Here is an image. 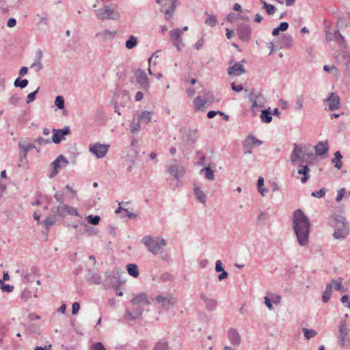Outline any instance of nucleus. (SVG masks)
Wrapping results in <instances>:
<instances>
[{"instance_id":"obj_1","label":"nucleus","mask_w":350,"mask_h":350,"mask_svg":"<svg viewBox=\"0 0 350 350\" xmlns=\"http://www.w3.org/2000/svg\"><path fill=\"white\" fill-rule=\"evenodd\" d=\"M293 223L299 244L306 245L308 242L310 227L308 218L301 209H297L293 214Z\"/></svg>"},{"instance_id":"obj_2","label":"nucleus","mask_w":350,"mask_h":350,"mask_svg":"<svg viewBox=\"0 0 350 350\" xmlns=\"http://www.w3.org/2000/svg\"><path fill=\"white\" fill-rule=\"evenodd\" d=\"M329 225L334 228L333 237L336 239H345L349 233V228L345 217L335 215L329 219Z\"/></svg>"},{"instance_id":"obj_3","label":"nucleus","mask_w":350,"mask_h":350,"mask_svg":"<svg viewBox=\"0 0 350 350\" xmlns=\"http://www.w3.org/2000/svg\"><path fill=\"white\" fill-rule=\"evenodd\" d=\"M142 241L147 247L148 251L154 255L159 253L161 247L166 245L165 239L151 236H145Z\"/></svg>"},{"instance_id":"obj_4","label":"nucleus","mask_w":350,"mask_h":350,"mask_svg":"<svg viewBox=\"0 0 350 350\" xmlns=\"http://www.w3.org/2000/svg\"><path fill=\"white\" fill-rule=\"evenodd\" d=\"M96 14L100 20H118L120 16V13L115 8L108 5H105L103 8L96 10Z\"/></svg>"},{"instance_id":"obj_5","label":"nucleus","mask_w":350,"mask_h":350,"mask_svg":"<svg viewBox=\"0 0 350 350\" xmlns=\"http://www.w3.org/2000/svg\"><path fill=\"white\" fill-rule=\"evenodd\" d=\"M167 172L170 174L178 182L185 176V168L182 165L178 164L176 159H173L167 165Z\"/></svg>"},{"instance_id":"obj_6","label":"nucleus","mask_w":350,"mask_h":350,"mask_svg":"<svg viewBox=\"0 0 350 350\" xmlns=\"http://www.w3.org/2000/svg\"><path fill=\"white\" fill-rule=\"evenodd\" d=\"M120 271L119 270H113L110 272L105 273V279L103 282V284L105 288H117L120 285Z\"/></svg>"},{"instance_id":"obj_7","label":"nucleus","mask_w":350,"mask_h":350,"mask_svg":"<svg viewBox=\"0 0 350 350\" xmlns=\"http://www.w3.org/2000/svg\"><path fill=\"white\" fill-rule=\"evenodd\" d=\"M338 331V344L342 347H349L350 338L349 337V333L350 329H348L345 320L340 321Z\"/></svg>"},{"instance_id":"obj_8","label":"nucleus","mask_w":350,"mask_h":350,"mask_svg":"<svg viewBox=\"0 0 350 350\" xmlns=\"http://www.w3.org/2000/svg\"><path fill=\"white\" fill-rule=\"evenodd\" d=\"M154 300L161 305L163 310H170V308L175 305L177 299L171 295L164 296L163 295H157Z\"/></svg>"},{"instance_id":"obj_9","label":"nucleus","mask_w":350,"mask_h":350,"mask_svg":"<svg viewBox=\"0 0 350 350\" xmlns=\"http://www.w3.org/2000/svg\"><path fill=\"white\" fill-rule=\"evenodd\" d=\"M68 163V161L66 159V158L62 155H59L55 160H54L52 163L51 166L53 167V170L49 176L51 178L55 177L57 173L59 170L65 167L66 165Z\"/></svg>"},{"instance_id":"obj_10","label":"nucleus","mask_w":350,"mask_h":350,"mask_svg":"<svg viewBox=\"0 0 350 350\" xmlns=\"http://www.w3.org/2000/svg\"><path fill=\"white\" fill-rule=\"evenodd\" d=\"M325 38L327 41L334 40L338 43L340 48H346L347 44L345 38L340 33L338 30H336L334 33H332L329 31V29H327L325 30Z\"/></svg>"},{"instance_id":"obj_11","label":"nucleus","mask_w":350,"mask_h":350,"mask_svg":"<svg viewBox=\"0 0 350 350\" xmlns=\"http://www.w3.org/2000/svg\"><path fill=\"white\" fill-rule=\"evenodd\" d=\"M109 146L96 143L90 146V152H91L97 158L104 157L108 152Z\"/></svg>"},{"instance_id":"obj_12","label":"nucleus","mask_w":350,"mask_h":350,"mask_svg":"<svg viewBox=\"0 0 350 350\" xmlns=\"http://www.w3.org/2000/svg\"><path fill=\"white\" fill-rule=\"evenodd\" d=\"M200 297L201 300L203 301L205 309L208 312H212L216 310L218 305L217 299L208 296L204 293H201Z\"/></svg>"},{"instance_id":"obj_13","label":"nucleus","mask_w":350,"mask_h":350,"mask_svg":"<svg viewBox=\"0 0 350 350\" xmlns=\"http://www.w3.org/2000/svg\"><path fill=\"white\" fill-rule=\"evenodd\" d=\"M237 34L243 42H248L251 38L252 30L250 27L245 23H241L238 26Z\"/></svg>"},{"instance_id":"obj_14","label":"nucleus","mask_w":350,"mask_h":350,"mask_svg":"<svg viewBox=\"0 0 350 350\" xmlns=\"http://www.w3.org/2000/svg\"><path fill=\"white\" fill-rule=\"evenodd\" d=\"M52 132V141L53 143L58 144L65 139V135L70 134V129L69 126H66L63 129H53Z\"/></svg>"},{"instance_id":"obj_15","label":"nucleus","mask_w":350,"mask_h":350,"mask_svg":"<svg viewBox=\"0 0 350 350\" xmlns=\"http://www.w3.org/2000/svg\"><path fill=\"white\" fill-rule=\"evenodd\" d=\"M171 40L177 49L180 50L184 44L182 40V31L180 29H174L170 31Z\"/></svg>"},{"instance_id":"obj_16","label":"nucleus","mask_w":350,"mask_h":350,"mask_svg":"<svg viewBox=\"0 0 350 350\" xmlns=\"http://www.w3.org/2000/svg\"><path fill=\"white\" fill-rule=\"evenodd\" d=\"M135 76L137 79V83L139 85V88L143 90H146L149 87L148 78L146 72L138 69L135 72Z\"/></svg>"},{"instance_id":"obj_17","label":"nucleus","mask_w":350,"mask_h":350,"mask_svg":"<svg viewBox=\"0 0 350 350\" xmlns=\"http://www.w3.org/2000/svg\"><path fill=\"white\" fill-rule=\"evenodd\" d=\"M55 213L61 217H64L66 214L70 215H78V211L76 208L70 206L66 204H59L57 208Z\"/></svg>"},{"instance_id":"obj_18","label":"nucleus","mask_w":350,"mask_h":350,"mask_svg":"<svg viewBox=\"0 0 350 350\" xmlns=\"http://www.w3.org/2000/svg\"><path fill=\"white\" fill-rule=\"evenodd\" d=\"M324 102L328 103L329 109L331 111L338 109L340 106V98L335 93H331Z\"/></svg>"},{"instance_id":"obj_19","label":"nucleus","mask_w":350,"mask_h":350,"mask_svg":"<svg viewBox=\"0 0 350 350\" xmlns=\"http://www.w3.org/2000/svg\"><path fill=\"white\" fill-rule=\"evenodd\" d=\"M246 70L241 62H236L232 66L228 68V74L230 76H240L245 73Z\"/></svg>"},{"instance_id":"obj_20","label":"nucleus","mask_w":350,"mask_h":350,"mask_svg":"<svg viewBox=\"0 0 350 350\" xmlns=\"http://www.w3.org/2000/svg\"><path fill=\"white\" fill-rule=\"evenodd\" d=\"M228 338L230 341L231 344L238 347L241 342V336L239 332L234 328H230L228 332Z\"/></svg>"},{"instance_id":"obj_21","label":"nucleus","mask_w":350,"mask_h":350,"mask_svg":"<svg viewBox=\"0 0 350 350\" xmlns=\"http://www.w3.org/2000/svg\"><path fill=\"white\" fill-rule=\"evenodd\" d=\"M133 306L136 308L141 307L140 303H144L146 306L150 305V301L148 299L147 295L144 293H139L135 296L131 301Z\"/></svg>"},{"instance_id":"obj_22","label":"nucleus","mask_w":350,"mask_h":350,"mask_svg":"<svg viewBox=\"0 0 350 350\" xmlns=\"http://www.w3.org/2000/svg\"><path fill=\"white\" fill-rule=\"evenodd\" d=\"M294 149L291 155V161L292 163H295L297 161L301 160V163L302 161H304L305 154L303 153L301 148L299 147L295 144H293Z\"/></svg>"},{"instance_id":"obj_23","label":"nucleus","mask_w":350,"mask_h":350,"mask_svg":"<svg viewBox=\"0 0 350 350\" xmlns=\"http://www.w3.org/2000/svg\"><path fill=\"white\" fill-rule=\"evenodd\" d=\"M197 132L198 129H196L184 130V135L183 136V139L189 145H193L196 142Z\"/></svg>"},{"instance_id":"obj_24","label":"nucleus","mask_w":350,"mask_h":350,"mask_svg":"<svg viewBox=\"0 0 350 350\" xmlns=\"http://www.w3.org/2000/svg\"><path fill=\"white\" fill-rule=\"evenodd\" d=\"M86 280L88 282L95 284H100L103 283L101 275L97 271L92 269H88Z\"/></svg>"},{"instance_id":"obj_25","label":"nucleus","mask_w":350,"mask_h":350,"mask_svg":"<svg viewBox=\"0 0 350 350\" xmlns=\"http://www.w3.org/2000/svg\"><path fill=\"white\" fill-rule=\"evenodd\" d=\"M329 150L327 142H319L315 146V154L317 156H325Z\"/></svg>"},{"instance_id":"obj_26","label":"nucleus","mask_w":350,"mask_h":350,"mask_svg":"<svg viewBox=\"0 0 350 350\" xmlns=\"http://www.w3.org/2000/svg\"><path fill=\"white\" fill-rule=\"evenodd\" d=\"M144 311V308L138 307L134 309L133 312H131L129 310H126L125 318L128 320H134L142 316Z\"/></svg>"},{"instance_id":"obj_27","label":"nucleus","mask_w":350,"mask_h":350,"mask_svg":"<svg viewBox=\"0 0 350 350\" xmlns=\"http://www.w3.org/2000/svg\"><path fill=\"white\" fill-rule=\"evenodd\" d=\"M305 161H302V162L299 165V168L298 169L297 173L299 174L303 175L304 176L301 178V182L302 183H305L308 179V173L310 172V169L307 166V165H304Z\"/></svg>"},{"instance_id":"obj_28","label":"nucleus","mask_w":350,"mask_h":350,"mask_svg":"<svg viewBox=\"0 0 350 350\" xmlns=\"http://www.w3.org/2000/svg\"><path fill=\"white\" fill-rule=\"evenodd\" d=\"M250 100L252 102V111L253 115L256 116L257 114L258 110H256L255 108H261L264 107V98L260 96H256L255 98H251Z\"/></svg>"},{"instance_id":"obj_29","label":"nucleus","mask_w":350,"mask_h":350,"mask_svg":"<svg viewBox=\"0 0 350 350\" xmlns=\"http://www.w3.org/2000/svg\"><path fill=\"white\" fill-rule=\"evenodd\" d=\"M207 103H212V100H209L208 99V100H205V99L202 100L200 98V96L196 97L195 99L193 100L194 109L196 111H200L205 106V105Z\"/></svg>"},{"instance_id":"obj_30","label":"nucleus","mask_w":350,"mask_h":350,"mask_svg":"<svg viewBox=\"0 0 350 350\" xmlns=\"http://www.w3.org/2000/svg\"><path fill=\"white\" fill-rule=\"evenodd\" d=\"M194 193L200 202L202 203L203 204H206V196L204 192L200 189V187H196L194 188Z\"/></svg>"},{"instance_id":"obj_31","label":"nucleus","mask_w":350,"mask_h":350,"mask_svg":"<svg viewBox=\"0 0 350 350\" xmlns=\"http://www.w3.org/2000/svg\"><path fill=\"white\" fill-rule=\"evenodd\" d=\"M19 148L26 153H28V152L33 149L36 148V146L30 142H27L26 140H21L18 143Z\"/></svg>"},{"instance_id":"obj_32","label":"nucleus","mask_w":350,"mask_h":350,"mask_svg":"<svg viewBox=\"0 0 350 350\" xmlns=\"http://www.w3.org/2000/svg\"><path fill=\"white\" fill-rule=\"evenodd\" d=\"M342 156L340 151H336L334 153V158L332 160V163L334 165V167L338 170L342 166Z\"/></svg>"},{"instance_id":"obj_33","label":"nucleus","mask_w":350,"mask_h":350,"mask_svg":"<svg viewBox=\"0 0 350 350\" xmlns=\"http://www.w3.org/2000/svg\"><path fill=\"white\" fill-rule=\"evenodd\" d=\"M205 14L206 16V18L205 19L204 23L211 27H215L217 23V17L213 14H208L206 12H205Z\"/></svg>"},{"instance_id":"obj_34","label":"nucleus","mask_w":350,"mask_h":350,"mask_svg":"<svg viewBox=\"0 0 350 350\" xmlns=\"http://www.w3.org/2000/svg\"><path fill=\"white\" fill-rule=\"evenodd\" d=\"M200 173L204 174L205 178L208 180H213L215 179L214 172L209 166L202 168L200 170Z\"/></svg>"},{"instance_id":"obj_35","label":"nucleus","mask_w":350,"mask_h":350,"mask_svg":"<svg viewBox=\"0 0 350 350\" xmlns=\"http://www.w3.org/2000/svg\"><path fill=\"white\" fill-rule=\"evenodd\" d=\"M152 112L144 111L139 116V121L144 122L146 124L149 123L152 120Z\"/></svg>"},{"instance_id":"obj_36","label":"nucleus","mask_w":350,"mask_h":350,"mask_svg":"<svg viewBox=\"0 0 350 350\" xmlns=\"http://www.w3.org/2000/svg\"><path fill=\"white\" fill-rule=\"evenodd\" d=\"M332 285L331 284H327L326 285L325 290L323 291L322 295V300L324 303H327L332 295Z\"/></svg>"},{"instance_id":"obj_37","label":"nucleus","mask_w":350,"mask_h":350,"mask_svg":"<svg viewBox=\"0 0 350 350\" xmlns=\"http://www.w3.org/2000/svg\"><path fill=\"white\" fill-rule=\"evenodd\" d=\"M129 274L134 278L139 275L138 267L135 264H129L126 266Z\"/></svg>"},{"instance_id":"obj_38","label":"nucleus","mask_w":350,"mask_h":350,"mask_svg":"<svg viewBox=\"0 0 350 350\" xmlns=\"http://www.w3.org/2000/svg\"><path fill=\"white\" fill-rule=\"evenodd\" d=\"M115 36V33L110 31L107 29H105L103 31L98 32L96 34V36H100L103 40H107L112 39Z\"/></svg>"},{"instance_id":"obj_39","label":"nucleus","mask_w":350,"mask_h":350,"mask_svg":"<svg viewBox=\"0 0 350 350\" xmlns=\"http://www.w3.org/2000/svg\"><path fill=\"white\" fill-rule=\"evenodd\" d=\"M137 44V39L135 36L131 35L129 39L126 41L125 46L128 49H131L136 46Z\"/></svg>"},{"instance_id":"obj_40","label":"nucleus","mask_w":350,"mask_h":350,"mask_svg":"<svg viewBox=\"0 0 350 350\" xmlns=\"http://www.w3.org/2000/svg\"><path fill=\"white\" fill-rule=\"evenodd\" d=\"M261 121L265 123H269L272 120V116L269 109H264L260 115Z\"/></svg>"},{"instance_id":"obj_41","label":"nucleus","mask_w":350,"mask_h":350,"mask_svg":"<svg viewBox=\"0 0 350 350\" xmlns=\"http://www.w3.org/2000/svg\"><path fill=\"white\" fill-rule=\"evenodd\" d=\"M260 2L263 5V8L265 9V10L268 14L272 15L275 12L276 8L274 5L267 3L264 0H260Z\"/></svg>"},{"instance_id":"obj_42","label":"nucleus","mask_w":350,"mask_h":350,"mask_svg":"<svg viewBox=\"0 0 350 350\" xmlns=\"http://www.w3.org/2000/svg\"><path fill=\"white\" fill-rule=\"evenodd\" d=\"M254 146L252 142L247 138L244 141L243 144V150L244 154H250L252 152Z\"/></svg>"},{"instance_id":"obj_43","label":"nucleus","mask_w":350,"mask_h":350,"mask_svg":"<svg viewBox=\"0 0 350 350\" xmlns=\"http://www.w3.org/2000/svg\"><path fill=\"white\" fill-rule=\"evenodd\" d=\"M330 284L332 285V288H334L336 291H338L341 293L345 292V288L342 285L341 281L338 282L334 279H332Z\"/></svg>"},{"instance_id":"obj_44","label":"nucleus","mask_w":350,"mask_h":350,"mask_svg":"<svg viewBox=\"0 0 350 350\" xmlns=\"http://www.w3.org/2000/svg\"><path fill=\"white\" fill-rule=\"evenodd\" d=\"M167 349H168V343L164 340H161L155 344L153 350H167Z\"/></svg>"},{"instance_id":"obj_45","label":"nucleus","mask_w":350,"mask_h":350,"mask_svg":"<svg viewBox=\"0 0 350 350\" xmlns=\"http://www.w3.org/2000/svg\"><path fill=\"white\" fill-rule=\"evenodd\" d=\"M292 42V38L290 35L286 34L282 36L281 38V47H289L291 46Z\"/></svg>"},{"instance_id":"obj_46","label":"nucleus","mask_w":350,"mask_h":350,"mask_svg":"<svg viewBox=\"0 0 350 350\" xmlns=\"http://www.w3.org/2000/svg\"><path fill=\"white\" fill-rule=\"evenodd\" d=\"M29 83V81L26 79H21L20 78H17L14 83V85L16 88H20L21 89L25 88Z\"/></svg>"},{"instance_id":"obj_47","label":"nucleus","mask_w":350,"mask_h":350,"mask_svg":"<svg viewBox=\"0 0 350 350\" xmlns=\"http://www.w3.org/2000/svg\"><path fill=\"white\" fill-rule=\"evenodd\" d=\"M264 185V179L262 177H259L257 181V187L258 190L260 193V194L264 196L265 193L267 191V189L263 187Z\"/></svg>"},{"instance_id":"obj_48","label":"nucleus","mask_w":350,"mask_h":350,"mask_svg":"<svg viewBox=\"0 0 350 350\" xmlns=\"http://www.w3.org/2000/svg\"><path fill=\"white\" fill-rule=\"evenodd\" d=\"M304 337L307 340H310L311 338L314 337L317 332L314 331V329H308V328H303L302 329Z\"/></svg>"},{"instance_id":"obj_49","label":"nucleus","mask_w":350,"mask_h":350,"mask_svg":"<svg viewBox=\"0 0 350 350\" xmlns=\"http://www.w3.org/2000/svg\"><path fill=\"white\" fill-rule=\"evenodd\" d=\"M88 222L92 225H98L100 221V217L98 215H88L86 217Z\"/></svg>"},{"instance_id":"obj_50","label":"nucleus","mask_w":350,"mask_h":350,"mask_svg":"<svg viewBox=\"0 0 350 350\" xmlns=\"http://www.w3.org/2000/svg\"><path fill=\"white\" fill-rule=\"evenodd\" d=\"M57 217L55 215H53L51 217H46L44 221L43 224L46 228H49L50 226L53 225L56 221Z\"/></svg>"},{"instance_id":"obj_51","label":"nucleus","mask_w":350,"mask_h":350,"mask_svg":"<svg viewBox=\"0 0 350 350\" xmlns=\"http://www.w3.org/2000/svg\"><path fill=\"white\" fill-rule=\"evenodd\" d=\"M55 105L59 109H64L65 101L64 97L62 96H57L55 98Z\"/></svg>"},{"instance_id":"obj_52","label":"nucleus","mask_w":350,"mask_h":350,"mask_svg":"<svg viewBox=\"0 0 350 350\" xmlns=\"http://www.w3.org/2000/svg\"><path fill=\"white\" fill-rule=\"evenodd\" d=\"M54 198L56 200L57 202L60 204H64L65 201V195L62 191H57L54 194Z\"/></svg>"},{"instance_id":"obj_53","label":"nucleus","mask_w":350,"mask_h":350,"mask_svg":"<svg viewBox=\"0 0 350 350\" xmlns=\"http://www.w3.org/2000/svg\"><path fill=\"white\" fill-rule=\"evenodd\" d=\"M138 122L132 121L130 124V131L131 133H136L140 130V125Z\"/></svg>"},{"instance_id":"obj_54","label":"nucleus","mask_w":350,"mask_h":350,"mask_svg":"<svg viewBox=\"0 0 350 350\" xmlns=\"http://www.w3.org/2000/svg\"><path fill=\"white\" fill-rule=\"evenodd\" d=\"M0 285H1V289L3 292L10 293L14 290L13 286H11L10 284H5V283H3L2 280H0Z\"/></svg>"},{"instance_id":"obj_55","label":"nucleus","mask_w":350,"mask_h":350,"mask_svg":"<svg viewBox=\"0 0 350 350\" xmlns=\"http://www.w3.org/2000/svg\"><path fill=\"white\" fill-rule=\"evenodd\" d=\"M326 191H327V189L322 188L319 191H313L311 195L313 197L321 198H323L325 195Z\"/></svg>"},{"instance_id":"obj_56","label":"nucleus","mask_w":350,"mask_h":350,"mask_svg":"<svg viewBox=\"0 0 350 350\" xmlns=\"http://www.w3.org/2000/svg\"><path fill=\"white\" fill-rule=\"evenodd\" d=\"M21 98L17 94H13L9 98V103L12 105H17Z\"/></svg>"},{"instance_id":"obj_57","label":"nucleus","mask_w":350,"mask_h":350,"mask_svg":"<svg viewBox=\"0 0 350 350\" xmlns=\"http://www.w3.org/2000/svg\"><path fill=\"white\" fill-rule=\"evenodd\" d=\"M83 232H85V234H88L90 235H96L98 232L96 228L88 226L87 224H85V230H83Z\"/></svg>"},{"instance_id":"obj_58","label":"nucleus","mask_w":350,"mask_h":350,"mask_svg":"<svg viewBox=\"0 0 350 350\" xmlns=\"http://www.w3.org/2000/svg\"><path fill=\"white\" fill-rule=\"evenodd\" d=\"M40 88L38 87L34 92L29 93L27 96L26 103L27 104L33 102L36 98V95L38 92Z\"/></svg>"},{"instance_id":"obj_59","label":"nucleus","mask_w":350,"mask_h":350,"mask_svg":"<svg viewBox=\"0 0 350 350\" xmlns=\"http://www.w3.org/2000/svg\"><path fill=\"white\" fill-rule=\"evenodd\" d=\"M323 70L326 72H333L335 76H338L339 75L338 70L334 66L330 67L328 65H325L323 66Z\"/></svg>"},{"instance_id":"obj_60","label":"nucleus","mask_w":350,"mask_h":350,"mask_svg":"<svg viewBox=\"0 0 350 350\" xmlns=\"http://www.w3.org/2000/svg\"><path fill=\"white\" fill-rule=\"evenodd\" d=\"M248 139L252 142L253 146H258L262 144V142L258 139H256L254 135H250L247 137Z\"/></svg>"},{"instance_id":"obj_61","label":"nucleus","mask_w":350,"mask_h":350,"mask_svg":"<svg viewBox=\"0 0 350 350\" xmlns=\"http://www.w3.org/2000/svg\"><path fill=\"white\" fill-rule=\"evenodd\" d=\"M269 218V215L267 213L265 212H261L258 216L257 220L259 223H262L267 221Z\"/></svg>"},{"instance_id":"obj_62","label":"nucleus","mask_w":350,"mask_h":350,"mask_svg":"<svg viewBox=\"0 0 350 350\" xmlns=\"http://www.w3.org/2000/svg\"><path fill=\"white\" fill-rule=\"evenodd\" d=\"M31 296V293L28 289H25L22 294H21V298L23 301H27Z\"/></svg>"},{"instance_id":"obj_63","label":"nucleus","mask_w":350,"mask_h":350,"mask_svg":"<svg viewBox=\"0 0 350 350\" xmlns=\"http://www.w3.org/2000/svg\"><path fill=\"white\" fill-rule=\"evenodd\" d=\"M345 192H346V191H345V188H342V189H340V190L338 191L337 196H336V201L337 202H339L340 201H341V200L344 197V195H345Z\"/></svg>"},{"instance_id":"obj_64","label":"nucleus","mask_w":350,"mask_h":350,"mask_svg":"<svg viewBox=\"0 0 350 350\" xmlns=\"http://www.w3.org/2000/svg\"><path fill=\"white\" fill-rule=\"evenodd\" d=\"M92 350H106V349H105L104 345L101 342H97L92 346Z\"/></svg>"}]
</instances>
